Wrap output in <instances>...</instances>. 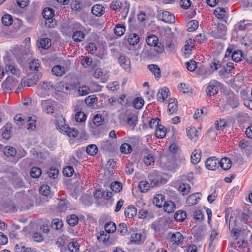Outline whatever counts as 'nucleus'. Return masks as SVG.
Masks as SVG:
<instances>
[{"label":"nucleus","mask_w":252,"mask_h":252,"mask_svg":"<svg viewBox=\"0 0 252 252\" xmlns=\"http://www.w3.org/2000/svg\"><path fill=\"white\" fill-rule=\"evenodd\" d=\"M42 15L45 19L52 18L54 16V11L51 8L46 7L42 12Z\"/></svg>","instance_id":"41"},{"label":"nucleus","mask_w":252,"mask_h":252,"mask_svg":"<svg viewBox=\"0 0 252 252\" xmlns=\"http://www.w3.org/2000/svg\"><path fill=\"white\" fill-rule=\"evenodd\" d=\"M169 94V89L166 87H164L159 90L157 94V97L158 100L161 99L162 101H164L167 98Z\"/></svg>","instance_id":"17"},{"label":"nucleus","mask_w":252,"mask_h":252,"mask_svg":"<svg viewBox=\"0 0 252 252\" xmlns=\"http://www.w3.org/2000/svg\"><path fill=\"white\" fill-rule=\"evenodd\" d=\"M148 68L154 74L156 78L160 77V69L158 65L151 64L148 65Z\"/></svg>","instance_id":"32"},{"label":"nucleus","mask_w":252,"mask_h":252,"mask_svg":"<svg viewBox=\"0 0 252 252\" xmlns=\"http://www.w3.org/2000/svg\"><path fill=\"white\" fill-rule=\"evenodd\" d=\"M104 229L108 233L114 232L116 230V226L114 222L109 221L104 225Z\"/></svg>","instance_id":"37"},{"label":"nucleus","mask_w":252,"mask_h":252,"mask_svg":"<svg viewBox=\"0 0 252 252\" xmlns=\"http://www.w3.org/2000/svg\"><path fill=\"white\" fill-rule=\"evenodd\" d=\"M98 152L97 146L94 144L89 145L86 148V152L88 154L91 156H94Z\"/></svg>","instance_id":"45"},{"label":"nucleus","mask_w":252,"mask_h":252,"mask_svg":"<svg viewBox=\"0 0 252 252\" xmlns=\"http://www.w3.org/2000/svg\"><path fill=\"white\" fill-rule=\"evenodd\" d=\"M157 126L156 131L155 135L158 138H163L166 135V129L162 125L157 123Z\"/></svg>","instance_id":"16"},{"label":"nucleus","mask_w":252,"mask_h":252,"mask_svg":"<svg viewBox=\"0 0 252 252\" xmlns=\"http://www.w3.org/2000/svg\"><path fill=\"white\" fill-rule=\"evenodd\" d=\"M179 191H181L183 195L188 194L190 191V187L188 184H181L178 189Z\"/></svg>","instance_id":"40"},{"label":"nucleus","mask_w":252,"mask_h":252,"mask_svg":"<svg viewBox=\"0 0 252 252\" xmlns=\"http://www.w3.org/2000/svg\"><path fill=\"white\" fill-rule=\"evenodd\" d=\"M79 219L75 214L70 215L67 217L66 221L68 224L72 226H75L78 222Z\"/></svg>","instance_id":"33"},{"label":"nucleus","mask_w":252,"mask_h":252,"mask_svg":"<svg viewBox=\"0 0 252 252\" xmlns=\"http://www.w3.org/2000/svg\"><path fill=\"white\" fill-rule=\"evenodd\" d=\"M144 101L141 97H137L133 102V107L137 109H141L143 105Z\"/></svg>","instance_id":"55"},{"label":"nucleus","mask_w":252,"mask_h":252,"mask_svg":"<svg viewBox=\"0 0 252 252\" xmlns=\"http://www.w3.org/2000/svg\"><path fill=\"white\" fill-rule=\"evenodd\" d=\"M85 103L89 105H93L96 103L97 98L94 95H90L87 97L85 100Z\"/></svg>","instance_id":"60"},{"label":"nucleus","mask_w":252,"mask_h":252,"mask_svg":"<svg viewBox=\"0 0 252 252\" xmlns=\"http://www.w3.org/2000/svg\"><path fill=\"white\" fill-rule=\"evenodd\" d=\"M243 57V54L241 50H235L231 54L232 59L236 62H238L241 60V58Z\"/></svg>","instance_id":"46"},{"label":"nucleus","mask_w":252,"mask_h":252,"mask_svg":"<svg viewBox=\"0 0 252 252\" xmlns=\"http://www.w3.org/2000/svg\"><path fill=\"white\" fill-rule=\"evenodd\" d=\"M110 188L112 190L115 192H118L120 191L122 189L121 184L118 181H115L112 183L110 185Z\"/></svg>","instance_id":"53"},{"label":"nucleus","mask_w":252,"mask_h":252,"mask_svg":"<svg viewBox=\"0 0 252 252\" xmlns=\"http://www.w3.org/2000/svg\"><path fill=\"white\" fill-rule=\"evenodd\" d=\"M41 105L43 110L48 114H53L54 113V108L55 101L51 99L42 100Z\"/></svg>","instance_id":"6"},{"label":"nucleus","mask_w":252,"mask_h":252,"mask_svg":"<svg viewBox=\"0 0 252 252\" xmlns=\"http://www.w3.org/2000/svg\"><path fill=\"white\" fill-rule=\"evenodd\" d=\"M194 219L196 220L201 221L204 219V214L202 211L197 209L193 212Z\"/></svg>","instance_id":"54"},{"label":"nucleus","mask_w":252,"mask_h":252,"mask_svg":"<svg viewBox=\"0 0 252 252\" xmlns=\"http://www.w3.org/2000/svg\"><path fill=\"white\" fill-rule=\"evenodd\" d=\"M184 237L183 235L179 232L173 233L171 237V241L177 245L180 244L183 241Z\"/></svg>","instance_id":"22"},{"label":"nucleus","mask_w":252,"mask_h":252,"mask_svg":"<svg viewBox=\"0 0 252 252\" xmlns=\"http://www.w3.org/2000/svg\"><path fill=\"white\" fill-rule=\"evenodd\" d=\"M41 173V170L40 168L33 167L30 172V175L32 178H37L40 176Z\"/></svg>","instance_id":"48"},{"label":"nucleus","mask_w":252,"mask_h":252,"mask_svg":"<svg viewBox=\"0 0 252 252\" xmlns=\"http://www.w3.org/2000/svg\"><path fill=\"white\" fill-rule=\"evenodd\" d=\"M201 193L197 192L191 194L187 199L186 205L189 206L196 204L200 199Z\"/></svg>","instance_id":"10"},{"label":"nucleus","mask_w":252,"mask_h":252,"mask_svg":"<svg viewBox=\"0 0 252 252\" xmlns=\"http://www.w3.org/2000/svg\"><path fill=\"white\" fill-rule=\"evenodd\" d=\"M221 83L216 80L210 81L206 88V92L207 95L210 97L215 96L218 93L219 87L221 86Z\"/></svg>","instance_id":"2"},{"label":"nucleus","mask_w":252,"mask_h":252,"mask_svg":"<svg viewBox=\"0 0 252 252\" xmlns=\"http://www.w3.org/2000/svg\"><path fill=\"white\" fill-rule=\"evenodd\" d=\"M30 69L34 71L36 74L40 73L38 72V69L40 67V63L38 60H33L30 63L29 65Z\"/></svg>","instance_id":"29"},{"label":"nucleus","mask_w":252,"mask_h":252,"mask_svg":"<svg viewBox=\"0 0 252 252\" xmlns=\"http://www.w3.org/2000/svg\"><path fill=\"white\" fill-rule=\"evenodd\" d=\"M187 218V213L185 211L180 210L177 211L174 214L175 220L179 222H182Z\"/></svg>","instance_id":"27"},{"label":"nucleus","mask_w":252,"mask_h":252,"mask_svg":"<svg viewBox=\"0 0 252 252\" xmlns=\"http://www.w3.org/2000/svg\"><path fill=\"white\" fill-rule=\"evenodd\" d=\"M226 11L224 8L217 7L214 10V14L219 19H222L226 16Z\"/></svg>","instance_id":"39"},{"label":"nucleus","mask_w":252,"mask_h":252,"mask_svg":"<svg viewBox=\"0 0 252 252\" xmlns=\"http://www.w3.org/2000/svg\"><path fill=\"white\" fill-rule=\"evenodd\" d=\"M12 125L10 124H7L2 128L1 129V133L3 138L8 140L10 137L11 129Z\"/></svg>","instance_id":"19"},{"label":"nucleus","mask_w":252,"mask_h":252,"mask_svg":"<svg viewBox=\"0 0 252 252\" xmlns=\"http://www.w3.org/2000/svg\"><path fill=\"white\" fill-rule=\"evenodd\" d=\"M118 232L122 236L126 235L127 232L126 224L125 223H120L118 226Z\"/></svg>","instance_id":"62"},{"label":"nucleus","mask_w":252,"mask_h":252,"mask_svg":"<svg viewBox=\"0 0 252 252\" xmlns=\"http://www.w3.org/2000/svg\"><path fill=\"white\" fill-rule=\"evenodd\" d=\"M150 187V183L146 181H142L138 184V189L142 192H147Z\"/></svg>","instance_id":"36"},{"label":"nucleus","mask_w":252,"mask_h":252,"mask_svg":"<svg viewBox=\"0 0 252 252\" xmlns=\"http://www.w3.org/2000/svg\"><path fill=\"white\" fill-rule=\"evenodd\" d=\"M144 162L147 165H153L155 162V158L152 154H149L144 158Z\"/></svg>","instance_id":"59"},{"label":"nucleus","mask_w":252,"mask_h":252,"mask_svg":"<svg viewBox=\"0 0 252 252\" xmlns=\"http://www.w3.org/2000/svg\"><path fill=\"white\" fill-rule=\"evenodd\" d=\"M120 151L123 154H128L132 151V148L130 145L128 143L123 144L120 148Z\"/></svg>","instance_id":"52"},{"label":"nucleus","mask_w":252,"mask_h":252,"mask_svg":"<svg viewBox=\"0 0 252 252\" xmlns=\"http://www.w3.org/2000/svg\"><path fill=\"white\" fill-rule=\"evenodd\" d=\"M163 206L165 211L168 213L173 212L176 208L174 202L171 201H165Z\"/></svg>","instance_id":"30"},{"label":"nucleus","mask_w":252,"mask_h":252,"mask_svg":"<svg viewBox=\"0 0 252 252\" xmlns=\"http://www.w3.org/2000/svg\"><path fill=\"white\" fill-rule=\"evenodd\" d=\"M177 103V102H175L174 100L169 103L168 111L170 114H173L177 111L178 107Z\"/></svg>","instance_id":"56"},{"label":"nucleus","mask_w":252,"mask_h":252,"mask_svg":"<svg viewBox=\"0 0 252 252\" xmlns=\"http://www.w3.org/2000/svg\"><path fill=\"white\" fill-rule=\"evenodd\" d=\"M104 119L102 118L101 115L99 114L94 115L93 120V125L92 126V128H96L97 127L102 125Z\"/></svg>","instance_id":"24"},{"label":"nucleus","mask_w":252,"mask_h":252,"mask_svg":"<svg viewBox=\"0 0 252 252\" xmlns=\"http://www.w3.org/2000/svg\"><path fill=\"white\" fill-rule=\"evenodd\" d=\"M4 154L7 157H14L16 154V151L13 147L6 146L4 149Z\"/></svg>","instance_id":"44"},{"label":"nucleus","mask_w":252,"mask_h":252,"mask_svg":"<svg viewBox=\"0 0 252 252\" xmlns=\"http://www.w3.org/2000/svg\"><path fill=\"white\" fill-rule=\"evenodd\" d=\"M67 68L61 65H57L54 66L52 69V72L53 74L57 76H62L67 72Z\"/></svg>","instance_id":"13"},{"label":"nucleus","mask_w":252,"mask_h":252,"mask_svg":"<svg viewBox=\"0 0 252 252\" xmlns=\"http://www.w3.org/2000/svg\"><path fill=\"white\" fill-rule=\"evenodd\" d=\"M77 84L76 83H65L61 81L56 86L57 90L62 92H67L73 90L77 87Z\"/></svg>","instance_id":"3"},{"label":"nucleus","mask_w":252,"mask_h":252,"mask_svg":"<svg viewBox=\"0 0 252 252\" xmlns=\"http://www.w3.org/2000/svg\"><path fill=\"white\" fill-rule=\"evenodd\" d=\"M219 164V161L215 157H212L208 158L205 161V166L206 168L211 170L216 169L217 164Z\"/></svg>","instance_id":"11"},{"label":"nucleus","mask_w":252,"mask_h":252,"mask_svg":"<svg viewBox=\"0 0 252 252\" xmlns=\"http://www.w3.org/2000/svg\"><path fill=\"white\" fill-rule=\"evenodd\" d=\"M127 42L132 45H135L139 42V37L135 33H130L128 37Z\"/></svg>","instance_id":"31"},{"label":"nucleus","mask_w":252,"mask_h":252,"mask_svg":"<svg viewBox=\"0 0 252 252\" xmlns=\"http://www.w3.org/2000/svg\"><path fill=\"white\" fill-rule=\"evenodd\" d=\"M185 65L187 69L190 71H193L197 68V65L196 62L192 60L185 63Z\"/></svg>","instance_id":"47"},{"label":"nucleus","mask_w":252,"mask_h":252,"mask_svg":"<svg viewBox=\"0 0 252 252\" xmlns=\"http://www.w3.org/2000/svg\"><path fill=\"white\" fill-rule=\"evenodd\" d=\"M41 73L34 74L31 76V75H29V77L27 80L22 81L21 83H24L25 86H27L28 87L33 86L34 85H36L38 80L41 77Z\"/></svg>","instance_id":"8"},{"label":"nucleus","mask_w":252,"mask_h":252,"mask_svg":"<svg viewBox=\"0 0 252 252\" xmlns=\"http://www.w3.org/2000/svg\"><path fill=\"white\" fill-rule=\"evenodd\" d=\"M162 21L168 23H174L175 22L174 15L168 11H163L162 14Z\"/></svg>","instance_id":"18"},{"label":"nucleus","mask_w":252,"mask_h":252,"mask_svg":"<svg viewBox=\"0 0 252 252\" xmlns=\"http://www.w3.org/2000/svg\"><path fill=\"white\" fill-rule=\"evenodd\" d=\"M18 81L14 77L8 76L4 82V85L7 88L11 89V88L17 85Z\"/></svg>","instance_id":"28"},{"label":"nucleus","mask_w":252,"mask_h":252,"mask_svg":"<svg viewBox=\"0 0 252 252\" xmlns=\"http://www.w3.org/2000/svg\"><path fill=\"white\" fill-rule=\"evenodd\" d=\"M50 188L47 185H42L39 189V193L45 196H47L50 193Z\"/></svg>","instance_id":"50"},{"label":"nucleus","mask_w":252,"mask_h":252,"mask_svg":"<svg viewBox=\"0 0 252 252\" xmlns=\"http://www.w3.org/2000/svg\"><path fill=\"white\" fill-rule=\"evenodd\" d=\"M146 239V234L141 232H136L131 235L130 241L132 244L140 245L144 243Z\"/></svg>","instance_id":"5"},{"label":"nucleus","mask_w":252,"mask_h":252,"mask_svg":"<svg viewBox=\"0 0 252 252\" xmlns=\"http://www.w3.org/2000/svg\"><path fill=\"white\" fill-rule=\"evenodd\" d=\"M2 23L6 26H10L13 22V19L11 15L9 14H5L1 18Z\"/></svg>","instance_id":"51"},{"label":"nucleus","mask_w":252,"mask_h":252,"mask_svg":"<svg viewBox=\"0 0 252 252\" xmlns=\"http://www.w3.org/2000/svg\"><path fill=\"white\" fill-rule=\"evenodd\" d=\"M136 214L137 209L133 206H129L125 209V215L127 218H133Z\"/></svg>","instance_id":"25"},{"label":"nucleus","mask_w":252,"mask_h":252,"mask_svg":"<svg viewBox=\"0 0 252 252\" xmlns=\"http://www.w3.org/2000/svg\"><path fill=\"white\" fill-rule=\"evenodd\" d=\"M138 116L135 114H129L127 115L126 123L127 125L132 128H134L137 124Z\"/></svg>","instance_id":"14"},{"label":"nucleus","mask_w":252,"mask_h":252,"mask_svg":"<svg viewBox=\"0 0 252 252\" xmlns=\"http://www.w3.org/2000/svg\"><path fill=\"white\" fill-rule=\"evenodd\" d=\"M119 63L121 66L126 71L129 72L130 70V61L128 58L125 55H121L118 59Z\"/></svg>","instance_id":"7"},{"label":"nucleus","mask_w":252,"mask_h":252,"mask_svg":"<svg viewBox=\"0 0 252 252\" xmlns=\"http://www.w3.org/2000/svg\"><path fill=\"white\" fill-rule=\"evenodd\" d=\"M201 151L198 150H194L191 156V162L194 164L198 163L201 159Z\"/></svg>","instance_id":"26"},{"label":"nucleus","mask_w":252,"mask_h":252,"mask_svg":"<svg viewBox=\"0 0 252 252\" xmlns=\"http://www.w3.org/2000/svg\"><path fill=\"white\" fill-rule=\"evenodd\" d=\"M86 114L82 111L77 112L75 115V119L77 122H83L86 119Z\"/></svg>","instance_id":"58"},{"label":"nucleus","mask_w":252,"mask_h":252,"mask_svg":"<svg viewBox=\"0 0 252 252\" xmlns=\"http://www.w3.org/2000/svg\"><path fill=\"white\" fill-rule=\"evenodd\" d=\"M101 146L104 150L109 151L111 149L112 144L110 140H107L101 142Z\"/></svg>","instance_id":"63"},{"label":"nucleus","mask_w":252,"mask_h":252,"mask_svg":"<svg viewBox=\"0 0 252 252\" xmlns=\"http://www.w3.org/2000/svg\"><path fill=\"white\" fill-rule=\"evenodd\" d=\"M148 177L151 187L152 188L159 186L163 184V177L158 171H154L150 173Z\"/></svg>","instance_id":"1"},{"label":"nucleus","mask_w":252,"mask_h":252,"mask_svg":"<svg viewBox=\"0 0 252 252\" xmlns=\"http://www.w3.org/2000/svg\"><path fill=\"white\" fill-rule=\"evenodd\" d=\"M67 248L71 252H78L80 245L77 242H71L67 245Z\"/></svg>","instance_id":"43"},{"label":"nucleus","mask_w":252,"mask_h":252,"mask_svg":"<svg viewBox=\"0 0 252 252\" xmlns=\"http://www.w3.org/2000/svg\"><path fill=\"white\" fill-rule=\"evenodd\" d=\"M226 33V27L222 23H218L216 32L214 33L215 37L217 38L224 37Z\"/></svg>","instance_id":"9"},{"label":"nucleus","mask_w":252,"mask_h":252,"mask_svg":"<svg viewBox=\"0 0 252 252\" xmlns=\"http://www.w3.org/2000/svg\"><path fill=\"white\" fill-rule=\"evenodd\" d=\"M114 32L115 33L119 36H122L124 34L125 32L126 29L125 27L123 24H118L115 26L114 29Z\"/></svg>","instance_id":"42"},{"label":"nucleus","mask_w":252,"mask_h":252,"mask_svg":"<svg viewBox=\"0 0 252 252\" xmlns=\"http://www.w3.org/2000/svg\"><path fill=\"white\" fill-rule=\"evenodd\" d=\"M147 43L150 46H154L158 42V38L154 34H150L146 39Z\"/></svg>","instance_id":"35"},{"label":"nucleus","mask_w":252,"mask_h":252,"mask_svg":"<svg viewBox=\"0 0 252 252\" xmlns=\"http://www.w3.org/2000/svg\"><path fill=\"white\" fill-rule=\"evenodd\" d=\"M5 72L8 76H15L16 77H19L21 73V71L17 66L12 63L6 64Z\"/></svg>","instance_id":"4"},{"label":"nucleus","mask_w":252,"mask_h":252,"mask_svg":"<svg viewBox=\"0 0 252 252\" xmlns=\"http://www.w3.org/2000/svg\"><path fill=\"white\" fill-rule=\"evenodd\" d=\"M110 235L105 231H100L97 235V239L100 242H102L104 244L110 245L111 243L109 242Z\"/></svg>","instance_id":"12"},{"label":"nucleus","mask_w":252,"mask_h":252,"mask_svg":"<svg viewBox=\"0 0 252 252\" xmlns=\"http://www.w3.org/2000/svg\"><path fill=\"white\" fill-rule=\"evenodd\" d=\"M92 12L96 16H101L104 12V7L100 4L94 5L92 8Z\"/></svg>","instance_id":"23"},{"label":"nucleus","mask_w":252,"mask_h":252,"mask_svg":"<svg viewBox=\"0 0 252 252\" xmlns=\"http://www.w3.org/2000/svg\"><path fill=\"white\" fill-rule=\"evenodd\" d=\"M51 46V41L49 38L41 39L39 43V47L44 49H47Z\"/></svg>","instance_id":"34"},{"label":"nucleus","mask_w":252,"mask_h":252,"mask_svg":"<svg viewBox=\"0 0 252 252\" xmlns=\"http://www.w3.org/2000/svg\"><path fill=\"white\" fill-rule=\"evenodd\" d=\"M110 8L115 11L120 10L122 8V3L119 0H114L111 3Z\"/></svg>","instance_id":"61"},{"label":"nucleus","mask_w":252,"mask_h":252,"mask_svg":"<svg viewBox=\"0 0 252 252\" xmlns=\"http://www.w3.org/2000/svg\"><path fill=\"white\" fill-rule=\"evenodd\" d=\"M85 38L84 33L81 31H76L72 35V39L77 42H81Z\"/></svg>","instance_id":"38"},{"label":"nucleus","mask_w":252,"mask_h":252,"mask_svg":"<svg viewBox=\"0 0 252 252\" xmlns=\"http://www.w3.org/2000/svg\"><path fill=\"white\" fill-rule=\"evenodd\" d=\"M153 47V50L154 52L156 53V54L153 55L152 53L149 54L148 56L151 58H153L155 56H157L161 54L164 51V46L160 42H158V43L154 45Z\"/></svg>","instance_id":"15"},{"label":"nucleus","mask_w":252,"mask_h":252,"mask_svg":"<svg viewBox=\"0 0 252 252\" xmlns=\"http://www.w3.org/2000/svg\"><path fill=\"white\" fill-rule=\"evenodd\" d=\"M187 133L188 136L190 139H193L194 137H196L198 135V131L194 127H190L189 129H187Z\"/></svg>","instance_id":"49"},{"label":"nucleus","mask_w":252,"mask_h":252,"mask_svg":"<svg viewBox=\"0 0 252 252\" xmlns=\"http://www.w3.org/2000/svg\"><path fill=\"white\" fill-rule=\"evenodd\" d=\"M165 202L164 196L160 194L157 195L153 199V204L158 208L162 207Z\"/></svg>","instance_id":"21"},{"label":"nucleus","mask_w":252,"mask_h":252,"mask_svg":"<svg viewBox=\"0 0 252 252\" xmlns=\"http://www.w3.org/2000/svg\"><path fill=\"white\" fill-rule=\"evenodd\" d=\"M74 172L73 168L70 166H66L64 168L63 171V175L66 177L71 176Z\"/></svg>","instance_id":"64"},{"label":"nucleus","mask_w":252,"mask_h":252,"mask_svg":"<svg viewBox=\"0 0 252 252\" xmlns=\"http://www.w3.org/2000/svg\"><path fill=\"white\" fill-rule=\"evenodd\" d=\"M219 165L224 170L229 169L231 166V160L228 158H224L219 161Z\"/></svg>","instance_id":"20"},{"label":"nucleus","mask_w":252,"mask_h":252,"mask_svg":"<svg viewBox=\"0 0 252 252\" xmlns=\"http://www.w3.org/2000/svg\"><path fill=\"white\" fill-rule=\"evenodd\" d=\"M198 22L196 20H191L188 23V31L193 32L198 27Z\"/></svg>","instance_id":"57"}]
</instances>
